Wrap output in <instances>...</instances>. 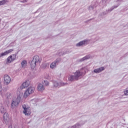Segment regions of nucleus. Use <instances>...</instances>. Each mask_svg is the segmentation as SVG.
Here are the masks:
<instances>
[{"instance_id":"nucleus-1","label":"nucleus","mask_w":128,"mask_h":128,"mask_svg":"<svg viewBox=\"0 0 128 128\" xmlns=\"http://www.w3.org/2000/svg\"><path fill=\"white\" fill-rule=\"evenodd\" d=\"M83 74L80 70H76L75 72L73 73L72 74L70 75L68 78L70 82H74L76 80H78L82 76Z\"/></svg>"},{"instance_id":"nucleus-2","label":"nucleus","mask_w":128,"mask_h":128,"mask_svg":"<svg viewBox=\"0 0 128 128\" xmlns=\"http://www.w3.org/2000/svg\"><path fill=\"white\" fill-rule=\"evenodd\" d=\"M42 62V59L40 58V56L36 55L33 56L30 62L31 68L34 70L38 64H40Z\"/></svg>"},{"instance_id":"nucleus-3","label":"nucleus","mask_w":128,"mask_h":128,"mask_svg":"<svg viewBox=\"0 0 128 128\" xmlns=\"http://www.w3.org/2000/svg\"><path fill=\"white\" fill-rule=\"evenodd\" d=\"M22 93L19 92L17 94V97L16 100H13L11 103L12 108H14L16 106H18L20 102V100L22 99Z\"/></svg>"},{"instance_id":"nucleus-4","label":"nucleus","mask_w":128,"mask_h":128,"mask_svg":"<svg viewBox=\"0 0 128 128\" xmlns=\"http://www.w3.org/2000/svg\"><path fill=\"white\" fill-rule=\"evenodd\" d=\"M22 108L24 110H23V114H25V116H30V106H28L26 104H24L22 105Z\"/></svg>"},{"instance_id":"nucleus-5","label":"nucleus","mask_w":128,"mask_h":128,"mask_svg":"<svg viewBox=\"0 0 128 128\" xmlns=\"http://www.w3.org/2000/svg\"><path fill=\"white\" fill-rule=\"evenodd\" d=\"M34 92V87H30V88H28L26 90L25 92L24 93V97L25 98H28V96H30V94H32V92Z\"/></svg>"},{"instance_id":"nucleus-6","label":"nucleus","mask_w":128,"mask_h":128,"mask_svg":"<svg viewBox=\"0 0 128 128\" xmlns=\"http://www.w3.org/2000/svg\"><path fill=\"white\" fill-rule=\"evenodd\" d=\"M4 84L6 86H8L10 84V82H12V78L8 74H5L4 76Z\"/></svg>"},{"instance_id":"nucleus-7","label":"nucleus","mask_w":128,"mask_h":128,"mask_svg":"<svg viewBox=\"0 0 128 128\" xmlns=\"http://www.w3.org/2000/svg\"><path fill=\"white\" fill-rule=\"evenodd\" d=\"M16 54H13L10 56H9L6 60V63L7 64H10L11 62H12L14 60H16Z\"/></svg>"},{"instance_id":"nucleus-8","label":"nucleus","mask_w":128,"mask_h":128,"mask_svg":"<svg viewBox=\"0 0 128 128\" xmlns=\"http://www.w3.org/2000/svg\"><path fill=\"white\" fill-rule=\"evenodd\" d=\"M12 52H14V49H10L0 54V58H2V56H6L7 54H10Z\"/></svg>"},{"instance_id":"nucleus-9","label":"nucleus","mask_w":128,"mask_h":128,"mask_svg":"<svg viewBox=\"0 0 128 128\" xmlns=\"http://www.w3.org/2000/svg\"><path fill=\"white\" fill-rule=\"evenodd\" d=\"M88 44V40H84L79 42L76 44V46H86Z\"/></svg>"},{"instance_id":"nucleus-10","label":"nucleus","mask_w":128,"mask_h":128,"mask_svg":"<svg viewBox=\"0 0 128 128\" xmlns=\"http://www.w3.org/2000/svg\"><path fill=\"white\" fill-rule=\"evenodd\" d=\"M28 86H30V81H26L22 84V86H20V90H23V88H28Z\"/></svg>"},{"instance_id":"nucleus-11","label":"nucleus","mask_w":128,"mask_h":128,"mask_svg":"<svg viewBox=\"0 0 128 128\" xmlns=\"http://www.w3.org/2000/svg\"><path fill=\"white\" fill-rule=\"evenodd\" d=\"M102 70H104V66L94 70V72L95 74H100V72H101Z\"/></svg>"},{"instance_id":"nucleus-12","label":"nucleus","mask_w":128,"mask_h":128,"mask_svg":"<svg viewBox=\"0 0 128 128\" xmlns=\"http://www.w3.org/2000/svg\"><path fill=\"white\" fill-rule=\"evenodd\" d=\"M38 90L39 92H42L44 90V86L42 84H39L38 86Z\"/></svg>"},{"instance_id":"nucleus-13","label":"nucleus","mask_w":128,"mask_h":128,"mask_svg":"<svg viewBox=\"0 0 128 128\" xmlns=\"http://www.w3.org/2000/svg\"><path fill=\"white\" fill-rule=\"evenodd\" d=\"M4 120L5 122H6L8 120V114L6 112L4 114Z\"/></svg>"},{"instance_id":"nucleus-14","label":"nucleus","mask_w":128,"mask_h":128,"mask_svg":"<svg viewBox=\"0 0 128 128\" xmlns=\"http://www.w3.org/2000/svg\"><path fill=\"white\" fill-rule=\"evenodd\" d=\"M50 68L54 70V68H56V64L54 62H52L50 65Z\"/></svg>"},{"instance_id":"nucleus-15","label":"nucleus","mask_w":128,"mask_h":128,"mask_svg":"<svg viewBox=\"0 0 128 128\" xmlns=\"http://www.w3.org/2000/svg\"><path fill=\"white\" fill-rule=\"evenodd\" d=\"M0 112H1V114H4L6 112V108H4V107L2 106L0 107Z\"/></svg>"},{"instance_id":"nucleus-16","label":"nucleus","mask_w":128,"mask_h":128,"mask_svg":"<svg viewBox=\"0 0 128 128\" xmlns=\"http://www.w3.org/2000/svg\"><path fill=\"white\" fill-rule=\"evenodd\" d=\"M22 68H24L26 66V60H24L21 62Z\"/></svg>"},{"instance_id":"nucleus-17","label":"nucleus","mask_w":128,"mask_h":128,"mask_svg":"<svg viewBox=\"0 0 128 128\" xmlns=\"http://www.w3.org/2000/svg\"><path fill=\"white\" fill-rule=\"evenodd\" d=\"M54 86V88H60V84L56 81H54L53 82Z\"/></svg>"},{"instance_id":"nucleus-18","label":"nucleus","mask_w":128,"mask_h":128,"mask_svg":"<svg viewBox=\"0 0 128 128\" xmlns=\"http://www.w3.org/2000/svg\"><path fill=\"white\" fill-rule=\"evenodd\" d=\"M6 2H8V0H2V1H0V6L6 4Z\"/></svg>"},{"instance_id":"nucleus-19","label":"nucleus","mask_w":128,"mask_h":128,"mask_svg":"<svg viewBox=\"0 0 128 128\" xmlns=\"http://www.w3.org/2000/svg\"><path fill=\"white\" fill-rule=\"evenodd\" d=\"M90 58V56L89 55L85 56L84 57L80 60V61L84 62V60H88V58Z\"/></svg>"},{"instance_id":"nucleus-20","label":"nucleus","mask_w":128,"mask_h":128,"mask_svg":"<svg viewBox=\"0 0 128 128\" xmlns=\"http://www.w3.org/2000/svg\"><path fill=\"white\" fill-rule=\"evenodd\" d=\"M43 84L46 86H48V84H50V83L48 82V80H44Z\"/></svg>"},{"instance_id":"nucleus-21","label":"nucleus","mask_w":128,"mask_h":128,"mask_svg":"<svg viewBox=\"0 0 128 128\" xmlns=\"http://www.w3.org/2000/svg\"><path fill=\"white\" fill-rule=\"evenodd\" d=\"M101 4L102 6H106V0H102Z\"/></svg>"},{"instance_id":"nucleus-22","label":"nucleus","mask_w":128,"mask_h":128,"mask_svg":"<svg viewBox=\"0 0 128 128\" xmlns=\"http://www.w3.org/2000/svg\"><path fill=\"white\" fill-rule=\"evenodd\" d=\"M124 94L125 96H128V88H126L124 90Z\"/></svg>"},{"instance_id":"nucleus-23","label":"nucleus","mask_w":128,"mask_h":128,"mask_svg":"<svg viewBox=\"0 0 128 128\" xmlns=\"http://www.w3.org/2000/svg\"><path fill=\"white\" fill-rule=\"evenodd\" d=\"M56 64H57L58 62H60V58H58L56 59L55 61H54Z\"/></svg>"},{"instance_id":"nucleus-24","label":"nucleus","mask_w":128,"mask_h":128,"mask_svg":"<svg viewBox=\"0 0 128 128\" xmlns=\"http://www.w3.org/2000/svg\"><path fill=\"white\" fill-rule=\"evenodd\" d=\"M94 7L93 6H89L90 10H94Z\"/></svg>"},{"instance_id":"nucleus-25","label":"nucleus","mask_w":128,"mask_h":128,"mask_svg":"<svg viewBox=\"0 0 128 128\" xmlns=\"http://www.w3.org/2000/svg\"><path fill=\"white\" fill-rule=\"evenodd\" d=\"M2 80H0V90H2Z\"/></svg>"},{"instance_id":"nucleus-26","label":"nucleus","mask_w":128,"mask_h":128,"mask_svg":"<svg viewBox=\"0 0 128 128\" xmlns=\"http://www.w3.org/2000/svg\"><path fill=\"white\" fill-rule=\"evenodd\" d=\"M48 68V64H44V68Z\"/></svg>"},{"instance_id":"nucleus-27","label":"nucleus","mask_w":128,"mask_h":128,"mask_svg":"<svg viewBox=\"0 0 128 128\" xmlns=\"http://www.w3.org/2000/svg\"><path fill=\"white\" fill-rule=\"evenodd\" d=\"M108 14V11L102 12L103 16H104V15L106 14Z\"/></svg>"},{"instance_id":"nucleus-28","label":"nucleus","mask_w":128,"mask_h":128,"mask_svg":"<svg viewBox=\"0 0 128 128\" xmlns=\"http://www.w3.org/2000/svg\"><path fill=\"white\" fill-rule=\"evenodd\" d=\"M118 6H114V8H112V9L110 10V12H112V10H114V8H118Z\"/></svg>"},{"instance_id":"nucleus-29","label":"nucleus","mask_w":128,"mask_h":128,"mask_svg":"<svg viewBox=\"0 0 128 128\" xmlns=\"http://www.w3.org/2000/svg\"><path fill=\"white\" fill-rule=\"evenodd\" d=\"M8 128H12V126H8Z\"/></svg>"},{"instance_id":"nucleus-30","label":"nucleus","mask_w":128,"mask_h":128,"mask_svg":"<svg viewBox=\"0 0 128 128\" xmlns=\"http://www.w3.org/2000/svg\"><path fill=\"white\" fill-rule=\"evenodd\" d=\"M26 0V2L27 0Z\"/></svg>"}]
</instances>
